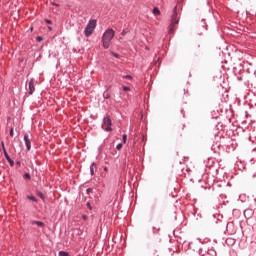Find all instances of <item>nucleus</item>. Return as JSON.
<instances>
[{
	"mask_svg": "<svg viewBox=\"0 0 256 256\" xmlns=\"http://www.w3.org/2000/svg\"><path fill=\"white\" fill-rule=\"evenodd\" d=\"M152 13L153 15L159 16L161 15V10H159L157 7H154Z\"/></svg>",
	"mask_w": 256,
	"mask_h": 256,
	"instance_id": "2eb2a0df",
	"label": "nucleus"
},
{
	"mask_svg": "<svg viewBox=\"0 0 256 256\" xmlns=\"http://www.w3.org/2000/svg\"><path fill=\"white\" fill-rule=\"evenodd\" d=\"M103 169H104V171H106V172L109 171V169H108L107 167H104Z\"/></svg>",
	"mask_w": 256,
	"mask_h": 256,
	"instance_id": "4c0bfd02",
	"label": "nucleus"
},
{
	"mask_svg": "<svg viewBox=\"0 0 256 256\" xmlns=\"http://www.w3.org/2000/svg\"><path fill=\"white\" fill-rule=\"evenodd\" d=\"M227 146L226 151L227 153H231V148L229 147V144H225Z\"/></svg>",
	"mask_w": 256,
	"mask_h": 256,
	"instance_id": "7c9ffc66",
	"label": "nucleus"
},
{
	"mask_svg": "<svg viewBox=\"0 0 256 256\" xmlns=\"http://www.w3.org/2000/svg\"><path fill=\"white\" fill-rule=\"evenodd\" d=\"M184 127H185V126H182V127H181L182 131H183Z\"/></svg>",
	"mask_w": 256,
	"mask_h": 256,
	"instance_id": "ea45409f",
	"label": "nucleus"
},
{
	"mask_svg": "<svg viewBox=\"0 0 256 256\" xmlns=\"http://www.w3.org/2000/svg\"><path fill=\"white\" fill-rule=\"evenodd\" d=\"M86 193L87 195H91V193H93V188H87Z\"/></svg>",
	"mask_w": 256,
	"mask_h": 256,
	"instance_id": "b1692460",
	"label": "nucleus"
},
{
	"mask_svg": "<svg viewBox=\"0 0 256 256\" xmlns=\"http://www.w3.org/2000/svg\"><path fill=\"white\" fill-rule=\"evenodd\" d=\"M95 27H97V20H90L84 30L85 37H91L95 31Z\"/></svg>",
	"mask_w": 256,
	"mask_h": 256,
	"instance_id": "20e7f679",
	"label": "nucleus"
},
{
	"mask_svg": "<svg viewBox=\"0 0 256 256\" xmlns=\"http://www.w3.org/2000/svg\"><path fill=\"white\" fill-rule=\"evenodd\" d=\"M24 142L27 151H31V139L29 138V134H24Z\"/></svg>",
	"mask_w": 256,
	"mask_h": 256,
	"instance_id": "0eeeda50",
	"label": "nucleus"
},
{
	"mask_svg": "<svg viewBox=\"0 0 256 256\" xmlns=\"http://www.w3.org/2000/svg\"><path fill=\"white\" fill-rule=\"evenodd\" d=\"M14 132H13V128H10V137H13Z\"/></svg>",
	"mask_w": 256,
	"mask_h": 256,
	"instance_id": "473e14b6",
	"label": "nucleus"
},
{
	"mask_svg": "<svg viewBox=\"0 0 256 256\" xmlns=\"http://www.w3.org/2000/svg\"><path fill=\"white\" fill-rule=\"evenodd\" d=\"M36 41H37L38 43H41V41H43V37L37 36V37H36Z\"/></svg>",
	"mask_w": 256,
	"mask_h": 256,
	"instance_id": "cd10ccee",
	"label": "nucleus"
},
{
	"mask_svg": "<svg viewBox=\"0 0 256 256\" xmlns=\"http://www.w3.org/2000/svg\"><path fill=\"white\" fill-rule=\"evenodd\" d=\"M209 169H210V171H211L212 169H214V171H217V168H215V167H213V166L210 167Z\"/></svg>",
	"mask_w": 256,
	"mask_h": 256,
	"instance_id": "e433bc0d",
	"label": "nucleus"
},
{
	"mask_svg": "<svg viewBox=\"0 0 256 256\" xmlns=\"http://www.w3.org/2000/svg\"><path fill=\"white\" fill-rule=\"evenodd\" d=\"M207 185H209V187L212 186L213 190L217 189V187H221V185H219L218 183H215V179L211 178L210 180L207 179L205 180Z\"/></svg>",
	"mask_w": 256,
	"mask_h": 256,
	"instance_id": "6e6552de",
	"label": "nucleus"
},
{
	"mask_svg": "<svg viewBox=\"0 0 256 256\" xmlns=\"http://www.w3.org/2000/svg\"><path fill=\"white\" fill-rule=\"evenodd\" d=\"M113 37H115V30L108 28L102 36V47L104 49H109L111 47V41H113Z\"/></svg>",
	"mask_w": 256,
	"mask_h": 256,
	"instance_id": "f257e3e1",
	"label": "nucleus"
},
{
	"mask_svg": "<svg viewBox=\"0 0 256 256\" xmlns=\"http://www.w3.org/2000/svg\"><path fill=\"white\" fill-rule=\"evenodd\" d=\"M58 256H71V254H69V252L66 251H59Z\"/></svg>",
	"mask_w": 256,
	"mask_h": 256,
	"instance_id": "f3484780",
	"label": "nucleus"
},
{
	"mask_svg": "<svg viewBox=\"0 0 256 256\" xmlns=\"http://www.w3.org/2000/svg\"><path fill=\"white\" fill-rule=\"evenodd\" d=\"M225 146H223V144H219V143H216L212 146V149L215 151V149H219V151H221V149H224Z\"/></svg>",
	"mask_w": 256,
	"mask_h": 256,
	"instance_id": "ddd939ff",
	"label": "nucleus"
},
{
	"mask_svg": "<svg viewBox=\"0 0 256 256\" xmlns=\"http://www.w3.org/2000/svg\"><path fill=\"white\" fill-rule=\"evenodd\" d=\"M122 141L123 143H127V134H123Z\"/></svg>",
	"mask_w": 256,
	"mask_h": 256,
	"instance_id": "a878e982",
	"label": "nucleus"
},
{
	"mask_svg": "<svg viewBox=\"0 0 256 256\" xmlns=\"http://www.w3.org/2000/svg\"><path fill=\"white\" fill-rule=\"evenodd\" d=\"M31 225H37L38 227H45V223H43L42 221H37V220L32 221Z\"/></svg>",
	"mask_w": 256,
	"mask_h": 256,
	"instance_id": "9b49d317",
	"label": "nucleus"
},
{
	"mask_svg": "<svg viewBox=\"0 0 256 256\" xmlns=\"http://www.w3.org/2000/svg\"><path fill=\"white\" fill-rule=\"evenodd\" d=\"M52 5H53L54 7H59V4H57V3H55V2H53Z\"/></svg>",
	"mask_w": 256,
	"mask_h": 256,
	"instance_id": "f704fd0d",
	"label": "nucleus"
},
{
	"mask_svg": "<svg viewBox=\"0 0 256 256\" xmlns=\"http://www.w3.org/2000/svg\"><path fill=\"white\" fill-rule=\"evenodd\" d=\"M7 161H8V163H9L10 167H15V161H13V159L8 158Z\"/></svg>",
	"mask_w": 256,
	"mask_h": 256,
	"instance_id": "a211bd4d",
	"label": "nucleus"
},
{
	"mask_svg": "<svg viewBox=\"0 0 256 256\" xmlns=\"http://www.w3.org/2000/svg\"><path fill=\"white\" fill-rule=\"evenodd\" d=\"M121 35H122V37H125V36L127 35V30H123V31L121 32Z\"/></svg>",
	"mask_w": 256,
	"mask_h": 256,
	"instance_id": "2f4dec72",
	"label": "nucleus"
},
{
	"mask_svg": "<svg viewBox=\"0 0 256 256\" xmlns=\"http://www.w3.org/2000/svg\"><path fill=\"white\" fill-rule=\"evenodd\" d=\"M179 242H175L171 247L168 248V251L171 255H175V253H179Z\"/></svg>",
	"mask_w": 256,
	"mask_h": 256,
	"instance_id": "423d86ee",
	"label": "nucleus"
},
{
	"mask_svg": "<svg viewBox=\"0 0 256 256\" xmlns=\"http://www.w3.org/2000/svg\"><path fill=\"white\" fill-rule=\"evenodd\" d=\"M16 165H18V167H21V161H17Z\"/></svg>",
	"mask_w": 256,
	"mask_h": 256,
	"instance_id": "c9c22d12",
	"label": "nucleus"
},
{
	"mask_svg": "<svg viewBox=\"0 0 256 256\" xmlns=\"http://www.w3.org/2000/svg\"><path fill=\"white\" fill-rule=\"evenodd\" d=\"M110 54L112 55V57H115L116 59H120L121 57L118 53H115L113 51H111Z\"/></svg>",
	"mask_w": 256,
	"mask_h": 256,
	"instance_id": "6ab92c4d",
	"label": "nucleus"
},
{
	"mask_svg": "<svg viewBox=\"0 0 256 256\" xmlns=\"http://www.w3.org/2000/svg\"><path fill=\"white\" fill-rule=\"evenodd\" d=\"M101 128L107 133L113 131V121L111 120V116L108 114L103 117Z\"/></svg>",
	"mask_w": 256,
	"mask_h": 256,
	"instance_id": "7ed1b4c3",
	"label": "nucleus"
},
{
	"mask_svg": "<svg viewBox=\"0 0 256 256\" xmlns=\"http://www.w3.org/2000/svg\"><path fill=\"white\" fill-rule=\"evenodd\" d=\"M27 199H29L30 201H33L34 203H38L39 200L37 198H35V196H33L32 194L31 195H27L26 196Z\"/></svg>",
	"mask_w": 256,
	"mask_h": 256,
	"instance_id": "4468645a",
	"label": "nucleus"
},
{
	"mask_svg": "<svg viewBox=\"0 0 256 256\" xmlns=\"http://www.w3.org/2000/svg\"><path fill=\"white\" fill-rule=\"evenodd\" d=\"M47 23H51V20H47Z\"/></svg>",
	"mask_w": 256,
	"mask_h": 256,
	"instance_id": "58836bf2",
	"label": "nucleus"
},
{
	"mask_svg": "<svg viewBox=\"0 0 256 256\" xmlns=\"http://www.w3.org/2000/svg\"><path fill=\"white\" fill-rule=\"evenodd\" d=\"M36 195H38L42 201H45V194H43V192L38 190L36 191Z\"/></svg>",
	"mask_w": 256,
	"mask_h": 256,
	"instance_id": "dca6fc26",
	"label": "nucleus"
},
{
	"mask_svg": "<svg viewBox=\"0 0 256 256\" xmlns=\"http://www.w3.org/2000/svg\"><path fill=\"white\" fill-rule=\"evenodd\" d=\"M208 174H211V171H209Z\"/></svg>",
	"mask_w": 256,
	"mask_h": 256,
	"instance_id": "a19ab883",
	"label": "nucleus"
},
{
	"mask_svg": "<svg viewBox=\"0 0 256 256\" xmlns=\"http://www.w3.org/2000/svg\"><path fill=\"white\" fill-rule=\"evenodd\" d=\"M26 89L30 95H33V93H35V79H30L28 85H26Z\"/></svg>",
	"mask_w": 256,
	"mask_h": 256,
	"instance_id": "39448f33",
	"label": "nucleus"
},
{
	"mask_svg": "<svg viewBox=\"0 0 256 256\" xmlns=\"http://www.w3.org/2000/svg\"><path fill=\"white\" fill-rule=\"evenodd\" d=\"M122 79H128L129 81H133V76H131V75H124V76H122Z\"/></svg>",
	"mask_w": 256,
	"mask_h": 256,
	"instance_id": "aec40b11",
	"label": "nucleus"
},
{
	"mask_svg": "<svg viewBox=\"0 0 256 256\" xmlns=\"http://www.w3.org/2000/svg\"><path fill=\"white\" fill-rule=\"evenodd\" d=\"M175 25H179V13L177 12V6L173 9L170 25L168 26L169 33L175 32Z\"/></svg>",
	"mask_w": 256,
	"mask_h": 256,
	"instance_id": "f03ea898",
	"label": "nucleus"
},
{
	"mask_svg": "<svg viewBox=\"0 0 256 256\" xmlns=\"http://www.w3.org/2000/svg\"><path fill=\"white\" fill-rule=\"evenodd\" d=\"M82 219H83V221H87L88 216H87V215H83V216H82Z\"/></svg>",
	"mask_w": 256,
	"mask_h": 256,
	"instance_id": "72a5a7b5",
	"label": "nucleus"
},
{
	"mask_svg": "<svg viewBox=\"0 0 256 256\" xmlns=\"http://www.w3.org/2000/svg\"><path fill=\"white\" fill-rule=\"evenodd\" d=\"M1 145H2V151L4 153V157H5L6 161L8 159H11V156H9V153H7V149H5V142H1Z\"/></svg>",
	"mask_w": 256,
	"mask_h": 256,
	"instance_id": "9d476101",
	"label": "nucleus"
},
{
	"mask_svg": "<svg viewBox=\"0 0 256 256\" xmlns=\"http://www.w3.org/2000/svg\"><path fill=\"white\" fill-rule=\"evenodd\" d=\"M122 89L123 91H131V88L128 86H123Z\"/></svg>",
	"mask_w": 256,
	"mask_h": 256,
	"instance_id": "c756f323",
	"label": "nucleus"
},
{
	"mask_svg": "<svg viewBox=\"0 0 256 256\" xmlns=\"http://www.w3.org/2000/svg\"><path fill=\"white\" fill-rule=\"evenodd\" d=\"M23 179H28V181L31 180V174H29V173L26 172V173L23 175Z\"/></svg>",
	"mask_w": 256,
	"mask_h": 256,
	"instance_id": "4be33fe9",
	"label": "nucleus"
},
{
	"mask_svg": "<svg viewBox=\"0 0 256 256\" xmlns=\"http://www.w3.org/2000/svg\"><path fill=\"white\" fill-rule=\"evenodd\" d=\"M87 207L90 211H93V207L91 206V202H87Z\"/></svg>",
	"mask_w": 256,
	"mask_h": 256,
	"instance_id": "c85d7f7f",
	"label": "nucleus"
},
{
	"mask_svg": "<svg viewBox=\"0 0 256 256\" xmlns=\"http://www.w3.org/2000/svg\"><path fill=\"white\" fill-rule=\"evenodd\" d=\"M253 215V209L244 210V217H251Z\"/></svg>",
	"mask_w": 256,
	"mask_h": 256,
	"instance_id": "f8f14e48",
	"label": "nucleus"
},
{
	"mask_svg": "<svg viewBox=\"0 0 256 256\" xmlns=\"http://www.w3.org/2000/svg\"><path fill=\"white\" fill-rule=\"evenodd\" d=\"M184 95H185V90H184Z\"/></svg>",
	"mask_w": 256,
	"mask_h": 256,
	"instance_id": "79ce46f5",
	"label": "nucleus"
},
{
	"mask_svg": "<svg viewBox=\"0 0 256 256\" xmlns=\"http://www.w3.org/2000/svg\"><path fill=\"white\" fill-rule=\"evenodd\" d=\"M103 97L104 99H111V94H109V92H104Z\"/></svg>",
	"mask_w": 256,
	"mask_h": 256,
	"instance_id": "412c9836",
	"label": "nucleus"
},
{
	"mask_svg": "<svg viewBox=\"0 0 256 256\" xmlns=\"http://www.w3.org/2000/svg\"><path fill=\"white\" fill-rule=\"evenodd\" d=\"M160 229L159 227H153V233H159Z\"/></svg>",
	"mask_w": 256,
	"mask_h": 256,
	"instance_id": "bb28decb",
	"label": "nucleus"
},
{
	"mask_svg": "<svg viewBox=\"0 0 256 256\" xmlns=\"http://www.w3.org/2000/svg\"><path fill=\"white\" fill-rule=\"evenodd\" d=\"M96 171H97V164L95 162H92L90 165V175L93 177Z\"/></svg>",
	"mask_w": 256,
	"mask_h": 256,
	"instance_id": "1a4fd4ad",
	"label": "nucleus"
},
{
	"mask_svg": "<svg viewBox=\"0 0 256 256\" xmlns=\"http://www.w3.org/2000/svg\"><path fill=\"white\" fill-rule=\"evenodd\" d=\"M116 149L118 151H121V149H123V144L122 143H119L117 146H116Z\"/></svg>",
	"mask_w": 256,
	"mask_h": 256,
	"instance_id": "5701e85b",
	"label": "nucleus"
},
{
	"mask_svg": "<svg viewBox=\"0 0 256 256\" xmlns=\"http://www.w3.org/2000/svg\"><path fill=\"white\" fill-rule=\"evenodd\" d=\"M226 243L229 245V243H235V240L228 238V239H226Z\"/></svg>",
	"mask_w": 256,
	"mask_h": 256,
	"instance_id": "393cba45",
	"label": "nucleus"
}]
</instances>
